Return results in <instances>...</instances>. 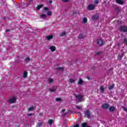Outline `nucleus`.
<instances>
[{
	"mask_svg": "<svg viewBox=\"0 0 127 127\" xmlns=\"http://www.w3.org/2000/svg\"><path fill=\"white\" fill-rule=\"evenodd\" d=\"M56 101H57V102H60V101H61V98H56Z\"/></svg>",
	"mask_w": 127,
	"mask_h": 127,
	"instance_id": "nucleus-30",
	"label": "nucleus"
},
{
	"mask_svg": "<svg viewBox=\"0 0 127 127\" xmlns=\"http://www.w3.org/2000/svg\"><path fill=\"white\" fill-rule=\"evenodd\" d=\"M43 5H40L39 6H38V7H37V9H38V10H39L40 9V8H41V7H42Z\"/></svg>",
	"mask_w": 127,
	"mask_h": 127,
	"instance_id": "nucleus-26",
	"label": "nucleus"
},
{
	"mask_svg": "<svg viewBox=\"0 0 127 127\" xmlns=\"http://www.w3.org/2000/svg\"><path fill=\"white\" fill-rule=\"evenodd\" d=\"M95 3H96V4H98V3H99V1L98 0L95 1Z\"/></svg>",
	"mask_w": 127,
	"mask_h": 127,
	"instance_id": "nucleus-35",
	"label": "nucleus"
},
{
	"mask_svg": "<svg viewBox=\"0 0 127 127\" xmlns=\"http://www.w3.org/2000/svg\"><path fill=\"white\" fill-rule=\"evenodd\" d=\"M5 31H6V32H8V31H9V29H6V30H5Z\"/></svg>",
	"mask_w": 127,
	"mask_h": 127,
	"instance_id": "nucleus-39",
	"label": "nucleus"
},
{
	"mask_svg": "<svg viewBox=\"0 0 127 127\" xmlns=\"http://www.w3.org/2000/svg\"><path fill=\"white\" fill-rule=\"evenodd\" d=\"M78 84L79 85H82V84H83V80H82L81 78H79L78 81Z\"/></svg>",
	"mask_w": 127,
	"mask_h": 127,
	"instance_id": "nucleus-16",
	"label": "nucleus"
},
{
	"mask_svg": "<svg viewBox=\"0 0 127 127\" xmlns=\"http://www.w3.org/2000/svg\"><path fill=\"white\" fill-rule=\"evenodd\" d=\"M48 123H49V125H50V126H51L52 125V124H53V120H49Z\"/></svg>",
	"mask_w": 127,
	"mask_h": 127,
	"instance_id": "nucleus-20",
	"label": "nucleus"
},
{
	"mask_svg": "<svg viewBox=\"0 0 127 127\" xmlns=\"http://www.w3.org/2000/svg\"><path fill=\"white\" fill-rule=\"evenodd\" d=\"M110 112H114L115 111V107L112 106L109 108Z\"/></svg>",
	"mask_w": 127,
	"mask_h": 127,
	"instance_id": "nucleus-17",
	"label": "nucleus"
},
{
	"mask_svg": "<svg viewBox=\"0 0 127 127\" xmlns=\"http://www.w3.org/2000/svg\"><path fill=\"white\" fill-rule=\"evenodd\" d=\"M123 109L124 111H125V112H126V113H127V108H126L125 107H123Z\"/></svg>",
	"mask_w": 127,
	"mask_h": 127,
	"instance_id": "nucleus-31",
	"label": "nucleus"
},
{
	"mask_svg": "<svg viewBox=\"0 0 127 127\" xmlns=\"http://www.w3.org/2000/svg\"><path fill=\"white\" fill-rule=\"evenodd\" d=\"M116 1L119 4H123L124 3V1L122 0H116Z\"/></svg>",
	"mask_w": 127,
	"mask_h": 127,
	"instance_id": "nucleus-13",
	"label": "nucleus"
},
{
	"mask_svg": "<svg viewBox=\"0 0 127 127\" xmlns=\"http://www.w3.org/2000/svg\"><path fill=\"white\" fill-rule=\"evenodd\" d=\"M16 101V98H15V97H13V98L9 100V103H10V104L15 103Z\"/></svg>",
	"mask_w": 127,
	"mask_h": 127,
	"instance_id": "nucleus-4",
	"label": "nucleus"
},
{
	"mask_svg": "<svg viewBox=\"0 0 127 127\" xmlns=\"http://www.w3.org/2000/svg\"><path fill=\"white\" fill-rule=\"evenodd\" d=\"M41 125H42V124H40V125H38V127H40V126H41Z\"/></svg>",
	"mask_w": 127,
	"mask_h": 127,
	"instance_id": "nucleus-41",
	"label": "nucleus"
},
{
	"mask_svg": "<svg viewBox=\"0 0 127 127\" xmlns=\"http://www.w3.org/2000/svg\"><path fill=\"white\" fill-rule=\"evenodd\" d=\"M74 97H75L76 99H77L79 102H82V99H83L82 95L75 94Z\"/></svg>",
	"mask_w": 127,
	"mask_h": 127,
	"instance_id": "nucleus-2",
	"label": "nucleus"
},
{
	"mask_svg": "<svg viewBox=\"0 0 127 127\" xmlns=\"http://www.w3.org/2000/svg\"><path fill=\"white\" fill-rule=\"evenodd\" d=\"M114 86H115V85H114V84H113V85L110 86L109 87V90H112V89L114 88Z\"/></svg>",
	"mask_w": 127,
	"mask_h": 127,
	"instance_id": "nucleus-23",
	"label": "nucleus"
},
{
	"mask_svg": "<svg viewBox=\"0 0 127 127\" xmlns=\"http://www.w3.org/2000/svg\"><path fill=\"white\" fill-rule=\"evenodd\" d=\"M49 83H52L53 82V79L51 78H49Z\"/></svg>",
	"mask_w": 127,
	"mask_h": 127,
	"instance_id": "nucleus-28",
	"label": "nucleus"
},
{
	"mask_svg": "<svg viewBox=\"0 0 127 127\" xmlns=\"http://www.w3.org/2000/svg\"><path fill=\"white\" fill-rule=\"evenodd\" d=\"M97 43L98 45L102 46L104 44V42L102 39H99L97 40Z\"/></svg>",
	"mask_w": 127,
	"mask_h": 127,
	"instance_id": "nucleus-5",
	"label": "nucleus"
},
{
	"mask_svg": "<svg viewBox=\"0 0 127 127\" xmlns=\"http://www.w3.org/2000/svg\"><path fill=\"white\" fill-rule=\"evenodd\" d=\"M29 116H31V114H29Z\"/></svg>",
	"mask_w": 127,
	"mask_h": 127,
	"instance_id": "nucleus-43",
	"label": "nucleus"
},
{
	"mask_svg": "<svg viewBox=\"0 0 127 127\" xmlns=\"http://www.w3.org/2000/svg\"><path fill=\"white\" fill-rule=\"evenodd\" d=\"M100 90L101 91H102V92L103 93H104V91H105V89L104 88V87L103 86H101L100 87Z\"/></svg>",
	"mask_w": 127,
	"mask_h": 127,
	"instance_id": "nucleus-24",
	"label": "nucleus"
},
{
	"mask_svg": "<svg viewBox=\"0 0 127 127\" xmlns=\"http://www.w3.org/2000/svg\"><path fill=\"white\" fill-rule=\"evenodd\" d=\"M81 127H90L87 126V123H82L81 124Z\"/></svg>",
	"mask_w": 127,
	"mask_h": 127,
	"instance_id": "nucleus-18",
	"label": "nucleus"
},
{
	"mask_svg": "<svg viewBox=\"0 0 127 127\" xmlns=\"http://www.w3.org/2000/svg\"><path fill=\"white\" fill-rule=\"evenodd\" d=\"M86 36V34H80L78 35V38H79V39H84V38H85V37Z\"/></svg>",
	"mask_w": 127,
	"mask_h": 127,
	"instance_id": "nucleus-6",
	"label": "nucleus"
},
{
	"mask_svg": "<svg viewBox=\"0 0 127 127\" xmlns=\"http://www.w3.org/2000/svg\"><path fill=\"white\" fill-rule=\"evenodd\" d=\"M34 109V107L33 106H31L29 107L28 110V111H33Z\"/></svg>",
	"mask_w": 127,
	"mask_h": 127,
	"instance_id": "nucleus-21",
	"label": "nucleus"
},
{
	"mask_svg": "<svg viewBox=\"0 0 127 127\" xmlns=\"http://www.w3.org/2000/svg\"><path fill=\"white\" fill-rule=\"evenodd\" d=\"M88 21V19H87V17H84L82 19V23H87Z\"/></svg>",
	"mask_w": 127,
	"mask_h": 127,
	"instance_id": "nucleus-15",
	"label": "nucleus"
},
{
	"mask_svg": "<svg viewBox=\"0 0 127 127\" xmlns=\"http://www.w3.org/2000/svg\"><path fill=\"white\" fill-rule=\"evenodd\" d=\"M121 31H124V32H126L127 31V27L125 26H122L121 27Z\"/></svg>",
	"mask_w": 127,
	"mask_h": 127,
	"instance_id": "nucleus-8",
	"label": "nucleus"
},
{
	"mask_svg": "<svg viewBox=\"0 0 127 127\" xmlns=\"http://www.w3.org/2000/svg\"><path fill=\"white\" fill-rule=\"evenodd\" d=\"M94 8H95V5L92 4H89L87 7V9L88 10H92Z\"/></svg>",
	"mask_w": 127,
	"mask_h": 127,
	"instance_id": "nucleus-3",
	"label": "nucleus"
},
{
	"mask_svg": "<svg viewBox=\"0 0 127 127\" xmlns=\"http://www.w3.org/2000/svg\"><path fill=\"white\" fill-rule=\"evenodd\" d=\"M74 127H79V125L77 124L74 126Z\"/></svg>",
	"mask_w": 127,
	"mask_h": 127,
	"instance_id": "nucleus-36",
	"label": "nucleus"
},
{
	"mask_svg": "<svg viewBox=\"0 0 127 127\" xmlns=\"http://www.w3.org/2000/svg\"><path fill=\"white\" fill-rule=\"evenodd\" d=\"M62 112L63 113H64V112H65V109H63V110H62Z\"/></svg>",
	"mask_w": 127,
	"mask_h": 127,
	"instance_id": "nucleus-37",
	"label": "nucleus"
},
{
	"mask_svg": "<svg viewBox=\"0 0 127 127\" xmlns=\"http://www.w3.org/2000/svg\"><path fill=\"white\" fill-rule=\"evenodd\" d=\"M99 19V16L94 15L92 17L93 20H97Z\"/></svg>",
	"mask_w": 127,
	"mask_h": 127,
	"instance_id": "nucleus-14",
	"label": "nucleus"
},
{
	"mask_svg": "<svg viewBox=\"0 0 127 127\" xmlns=\"http://www.w3.org/2000/svg\"><path fill=\"white\" fill-rule=\"evenodd\" d=\"M110 106L109 105V104H107V103H105L104 104H103L102 105V108L103 109H104L105 110L107 109H109Z\"/></svg>",
	"mask_w": 127,
	"mask_h": 127,
	"instance_id": "nucleus-7",
	"label": "nucleus"
},
{
	"mask_svg": "<svg viewBox=\"0 0 127 127\" xmlns=\"http://www.w3.org/2000/svg\"><path fill=\"white\" fill-rule=\"evenodd\" d=\"M45 14V13H43V14H41V15H40V17H41V18H42L43 19H45V18L47 17V15Z\"/></svg>",
	"mask_w": 127,
	"mask_h": 127,
	"instance_id": "nucleus-10",
	"label": "nucleus"
},
{
	"mask_svg": "<svg viewBox=\"0 0 127 127\" xmlns=\"http://www.w3.org/2000/svg\"><path fill=\"white\" fill-rule=\"evenodd\" d=\"M69 81L70 83H74V82H75V80L72 78H70Z\"/></svg>",
	"mask_w": 127,
	"mask_h": 127,
	"instance_id": "nucleus-22",
	"label": "nucleus"
},
{
	"mask_svg": "<svg viewBox=\"0 0 127 127\" xmlns=\"http://www.w3.org/2000/svg\"><path fill=\"white\" fill-rule=\"evenodd\" d=\"M50 3H52V1H50Z\"/></svg>",
	"mask_w": 127,
	"mask_h": 127,
	"instance_id": "nucleus-42",
	"label": "nucleus"
},
{
	"mask_svg": "<svg viewBox=\"0 0 127 127\" xmlns=\"http://www.w3.org/2000/svg\"><path fill=\"white\" fill-rule=\"evenodd\" d=\"M99 54H101V53H97V54H96V55H99Z\"/></svg>",
	"mask_w": 127,
	"mask_h": 127,
	"instance_id": "nucleus-40",
	"label": "nucleus"
},
{
	"mask_svg": "<svg viewBox=\"0 0 127 127\" xmlns=\"http://www.w3.org/2000/svg\"><path fill=\"white\" fill-rule=\"evenodd\" d=\"M27 71H24L23 73V77L27 78Z\"/></svg>",
	"mask_w": 127,
	"mask_h": 127,
	"instance_id": "nucleus-19",
	"label": "nucleus"
},
{
	"mask_svg": "<svg viewBox=\"0 0 127 127\" xmlns=\"http://www.w3.org/2000/svg\"><path fill=\"white\" fill-rule=\"evenodd\" d=\"M44 10L45 11H43V13H47L48 15L49 16H50L51 15H52V12H51V11H47L48 10H49L48 8H44Z\"/></svg>",
	"mask_w": 127,
	"mask_h": 127,
	"instance_id": "nucleus-1",
	"label": "nucleus"
},
{
	"mask_svg": "<svg viewBox=\"0 0 127 127\" xmlns=\"http://www.w3.org/2000/svg\"><path fill=\"white\" fill-rule=\"evenodd\" d=\"M124 42L127 43V39H125V40H124Z\"/></svg>",
	"mask_w": 127,
	"mask_h": 127,
	"instance_id": "nucleus-38",
	"label": "nucleus"
},
{
	"mask_svg": "<svg viewBox=\"0 0 127 127\" xmlns=\"http://www.w3.org/2000/svg\"><path fill=\"white\" fill-rule=\"evenodd\" d=\"M47 40H51V39H52L53 38V35H51L49 36H46Z\"/></svg>",
	"mask_w": 127,
	"mask_h": 127,
	"instance_id": "nucleus-12",
	"label": "nucleus"
},
{
	"mask_svg": "<svg viewBox=\"0 0 127 127\" xmlns=\"http://www.w3.org/2000/svg\"><path fill=\"white\" fill-rule=\"evenodd\" d=\"M25 61L26 62H28V61H30V58L27 57L25 59Z\"/></svg>",
	"mask_w": 127,
	"mask_h": 127,
	"instance_id": "nucleus-27",
	"label": "nucleus"
},
{
	"mask_svg": "<svg viewBox=\"0 0 127 127\" xmlns=\"http://www.w3.org/2000/svg\"><path fill=\"white\" fill-rule=\"evenodd\" d=\"M58 70H60V71L63 70V67H58Z\"/></svg>",
	"mask_w": 127,
	"mask_h": 127,
	"instance_id": "nucleus-34",
	"label": "nucleus"
},
{
	"mask_svg": "<svg viewBox=\"0 0 127 127\" xmlns=\"http://www.w3.org/2000/svg\"><path fill=\"white\" fill-rule=\"evenodd\" d=\"M65 34H66V32H63L61 33L60 34V36H64V35H65Z\"/></svg>",
	"mask_w": 127,
	"mask_h": 127,
	"instance_id": "nucleus-25",
	"label": "nucleus"
},
{
	"mask_svg": "<svg viewBox=\"0 0 127 127\" xmlns=\"http://www.w3.org/2000/svg\"><path fill=\"white\" fill-rule=\"evenodd\" d=\"M69 0H62V1H64V2H68Z\"/></svg>",
	"mask_w": 127,
	"mask_h": 127,
	"instance_id": "nucleus-33",
	"label": "nucleus"
},
{
	"mask_svg": "<svg viewBox=\"0 0 127 127\" xmlns=\"http://www.w3.org/2000/svg\"><path fill=\"white\" fill-rule=\"evenodd\" d=\"M50 50L52 52H54L56 50V47L54 46H51L50 47Z\"/></svg>",
	"mask_w": 127,
	"mask_h": 127,
	"instance_id": "nucleus-9",
	"label": "nucleus"
},
{
	"mask_svg": "<svg viewBox=\"0 0 127 127\" xmlns=\"http://www.w3.org/2000/svg\"><path fill=\"white\" fill-rule=\"evenodd\" d=\"M76 108L78 109V110H81V106H76Z\"/></svg>",
	"mask_w": 127,
	"mask_h": 127,
	"instance_id": "nucleus-32",
	"label": "nucleus"
},
{
	"mask_svg": "<svg viewBox=\"0 0 127 127\" xmlns=\"http://www.w3.org/2000/svg\"><path fill=\"white\" fill-rule=\"evenodd\" d=\"M50 92H54L55 91V89L54 88H51L49 89Z\"/></svg>",
	"mask_w": 127,
	"mask_h": 127,
	"instance_id": "nucleus-29",
	"label": "nucleus"
},
{
	"mask_svg": "<svg viewBox=\"0 0 127 127\" xmlns=\"http://www.w3.org/2000/svg\"><path fill=\"white\" fill-rule=\"evenodd\" d=\"M85 116L87 117L88 119H89L90 117H91V115L90 114V111H89V110H87L86 111H85Z\"/></svg>",
	"mask_w": 127,
	"mask_h": 127,
	"instance_id": "nucleus-11",
	"label": "nucleus"
}]
</instances>
